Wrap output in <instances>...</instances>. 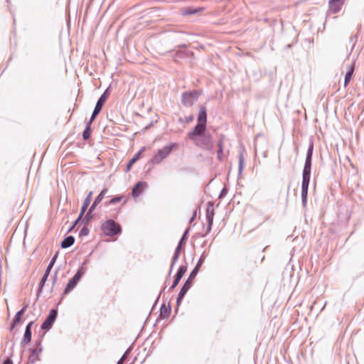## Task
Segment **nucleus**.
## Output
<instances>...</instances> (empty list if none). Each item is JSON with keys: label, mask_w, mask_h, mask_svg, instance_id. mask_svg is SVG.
I'll list each match as a JSON object with an SVG mask.
<instances>
[{"label": "nucleus", "mask_w": 364, "mask_h": 364, "mask_svg": "<svg viewBox=\"0 0 364 364\" xmlns=\"http://www.w3.org/2000/svg\"><path fill=\"white\" fill-rule=\"evenodd\" d=\"M187 136L197 146L203 149L210 151L213 149L212 135L207 131V110L205 107L201 106L200 107L197 117V124L187 134Z\"/></svg>", "instance_id": "1"}, {"label": "nucleus", "mask_w": 364, "mask_h": 364, "mask_svg": "<svg viewBox=\"0 0 364 364\" xmlns=\"http://www.w3.org/2000/svg\"><path fill=\"white\" fill-rule=\"evenodd\" d=\"M101 230L105 235L113 237L122 233L120 225L112 219H109L102 224Z\"/></svg>", "instance_id": "2"}, {"label": "nucleus", "mask_w": 364, "mask_h": 364, "mask_svg": "<svg viewBox=\"0 0 364 364\" xmlns=\"http://www.w3.org/2000/svg\"><path fill=\"white\" fill-rule=\"evenodd\" d=\"M206 255L205 252H203L201 256L200 257L199 259L198 260L195 267L193 269V270L189 274V276L188 279L186 280L184 284H183L182 287L183 289L186 288V290L188 291L191 287H192L193 284V280L198 274L200 269L201 266L203 265L205 259Z\"/></svg>", "instance_id": "3"}, {"label": "nucleus", "mask_w": 364, "mask_h": 364, "mask_svg": "<svg viewBox=\"0 0 364 364\" xmlns=\"http://www.w3.org/2000/svg\"><path fill=\"white\" fill-rule=\"evenodd\" d=\"M201 95L200 90H193L192 91L184 92L181 94V104L186 107H192L198 101Z\"/></svg>", "instance_id": "4"}, {"label": "nucleus", "mask_w": 364, "mask_h": 364, "mask_svg": "<svg viewBox=\"0 0 364 364\" xmlns=\"http://www.w3.org/2000/svg\"><path fill=\"white\" fill-rule=\"evenodd\" d=\"M107 188H103L100 193L98 194V196L95 198V200L93 201L92 204L91 205L90 208H89L88 211L84 215V218H82V223L85 225H87L93 218V211L95 209V208L97 206V205L102 200L103 198L105 197V194L107 193Z\"/></svg>", "instance_id": "5"}, {"label": "nucleus", "mask_w": 364, "mask_h": 364, "mask_svg": "<svg viewBox=\"0 0 364 364\" xmlns=\"http://www.w3.org/2000/svg\"><path fill=\"white\" fill-rule=\"evenodd\" d=\"M177 146L178 144L176 143H171L159 149L157 153L151 158V162L154 164H160L161 161L166 158L170 154L171 151Z\"/></svg>", "instance_id": "6"}, {"label": "nucleus", "mask_w": 364, "mask_h": 364, "mask_svg": "<svg viewBox=\"0 0 364 364\" xmlns=\"http://www.w3.org/2000/svg\"><path fill=\"white\" fill-rule=\"evenodd\" d=\"M58 252H56L53 255V257H52L51 260L50 261L48 265L47 266L46 269L43 277L40 279V282H39V284H38V290H37V298H39V296L42 294L43 289V287L45 286V284H46V281L48 280V276L50 274L51 269H52V268L53 267V265L55 263V261H56V259L58 258Z\"/></svg>", "instance_id": "7"}, {"label": "nucleus", "mask_w": 364, "mask_h": 364, "mask_svg": "<svg viewBox=\"0 0 364 364\" xmlns=\"http://www.w3.org/2000/svg\"><path fill=\"white\" fill-rule=\"evenodd\" d=\"M85 272V269L83 267L77 269L74 276L69 279L68 284H66L63 291V295L68 294L75 288L81 278L83 277Z\"/></svg>", "instance_id": "8"}, {"label": "nucleus", "mask_w": 364, "mask_h": 364, "mask_svg": "<svg viewBox=\"0 0 364 364\" xmlns=\"http://www.w3.org/2000/svg\"><path fill=\"white\" fill-rule=\"evenodd\" d=\"M109 87H107L105 92L101 95L99 99L97 101L95 109L91 115V120H95L96 117L101 112L106 100L109 97Z\"/></svg>", "instance_id": "9"}, {"label": "nucleus", "mask_w": 364, "mask_h": 364, "mask_svg": "<svg viewBox=\"0 0 364 364\" xmlns=\"http://www.w3.org/2000/svg\"><path fill=\"white\" fill-rule=\"evenodd\" d=\"M213 202L209 201L207 204L206 211H205V218L207 220V231L205 235H203L202 237H205L207 234H208L212 229V226L213 224V218L215 215V211L213 208Z\"/></svg>", "instance_id": "10"}, {"label": "nucleus", "mask_w": 364, "mask_h": 364, "mask_svg": "<svg viewBox=\"0 0 364 364\" xmlns=\"http://www.w3.org/2000/svg\"><path fill=\"white\" fill-rule=\"evenodd\" d=\"M58 316V309H52L49 313L48 315L46 316L44 321L42 323L41 328L43 331H49L54 322L55 321Z\"/></svg>", "instance_id": "11"}, {"label": "nucleus", "mask_w": 364, "mask_h": 364, "mask_svg": "<svg viewBox=\"0 0 364 364\" xmlns=\"http://www.w3.org/2000/svg\"><path fill=\"white\" fill-rule=\"evenodd\" d=\"M43 347L41 345V338H39L36 341V348H31V355L28 357L29 363L31 364H34L36 361L40 360V358L38 355L42 352Z\"/></svg>", "instance_id": "12"}, {"label": "nucleus", "mask_w": 364, "mask_h": 364, "mask_svg": "<svg viewBox=\"0 0 364 364\" xmlns=\"http://www.w3.org/2000/svg\"><path fill=\"white\" fill-rule=\"evenodd\" d=\"M186 271H187L186 265H181L179 267L176 274L174 276L173 283H172L171 286L170 287L168 291H171L173 290L177 287V285L180 282L181 279H182V277H183V275Z\"/></svg>", "instance_id": "13"}, {"label": "nucleus", "mask_w": 364, "mask_h": 364, "mask_svg": "<svg viewBox=\"0 0 364 364\" xmlns=\"http://www.w3.org/2000/svg\"><path fill=\"white\" fill-rule=\"evenodd\" d=\"M310 179L302 178L301 182V203L303 207H306L307 204L308 190L309 186Z\"/></svg>", "instance_id": "14"}, {"label": "nucleus", "mask_w": 364, "mask_h": 364, "mask_svg": "<svg viewBox=\"0 0 364 364\" xmlns=\"http://www.w3.org/2000/svg\"><path fill=\"white\" fill-rule=\"evenodd\" d=\"M147 187V183L145 181H138L134 186L132 191V195L134 198L139 197L141 193Z\"/></svg>", "instance_id": "15"}, {"label": "nucleus", "mask_w": 364, "mask_h": 364, "mask_svg": "<svg viewBox=\"0 0 364 364\" xmlns=\"http://www.w3.org/2000/svg\"><path fill=\"white\" fill-rule=\"evenodd\" d=\"M145 150V147L141 148V149L136 152L134 156L129 160L127 164L125 172L127 173L132 168V166L141 158L142 152Z\"/></svg>", "instance_id": "16"}, {"label": "nucleus", "mask_w": 364, "mask_h": 364, "mask_svg": "<svg viewBox=\"0 0 364 364\" xmlns=\"http://www.w3.org/2000/svg\"><path fill=\"white\" fill-rule=\"evenodd\" d=\"M345 0H330L329 9L333 13L336 14L340 11Z\"/></svg>", "instance_id": "17"}, {"label": "nucleus", "mask_w": 364, "mask_h": 364, "mask_svg": "<svg viewBox=\"0 0 364 364\" xmlns=\"http://www.w3.org/2000/svg\"><path fill=\"white\" fill-rule=\"evenodd\" d=\"M311 165L312 159H305V163L302 171V178L309 179L311 178Z\"/></svg>", "instance_id": "18"}, {"label": "nucleus", "mask_w": 364, "mask_h": 364, "mask_svg": "<svg viewBox=\"0 0 364 364\" xmlns=\"http://www.w3.org/2000/svg\"><path fill=\"white\" fill-rule=\"evenodd\" d=\"M92 194V192L90 191L88 193V195L86 196V198H85V200L83 201V204L80 209V217L84 216V215L87 209V207L89 206V205L90 203Z\"/></svg>", "instance_id": "19"}, {"label": "nucleus", "mask_w": 364, "mask_h": 364, "mask_svg": "<svg viewBox=\"0 0 364 364\" xmlns=\"http://www.w3.org/2000/svg\"><path fill=\"white\" fill-rule=\"evenodd\" d=\"M75 242V237L73 235L65 237L60 242V247L66 249L71 247Z\"/></svg>", "instance_id": "20"}, {"label": "nucleus", "mask_w": 364, "mask_h": 364, "mask_svg": "<svg viewBox=\"0 0 364 364\" xmlns=\"http://www.w3.org/2000/svg\"><path fill=\"white\" fill-rule=\"evenodd\" d=\"M354 69H355L354 64H352L349 67L348 70L346 72V73L345 75V78H344V87H346L350 82L353 75Z\"/></svg>", "instance_id": "21"}, {"label": "nucleus", "mask_w": 364, "mask_h": 364, "mask_svg": "<svg viewBox=\"0 0 364 364\" xmlns=\"http://www.w3.org/2000/svg\"><path fill=\"white\" fill-rule=\"evenodd\" d=\"M189 230H190V229L187 228L184 231V232H183L182 237H181V239H180V240H179V242H178V245H177L176 248H178L179 247L180 250H183V247L186 245V240L188 239V233H189Z\"/></svg>", "instance_id": "22"}, {"label": "nucleus", "mask_w": 364, "mask_h": 364, "mask_svg": "<svg viewBox=\"0 0 364 364\" xmlns=\"http://www.w3.org/2000/svg\"><path fill=\"white\" fill-rule=\"evenodd\" d=\"M27 305L24 306L21 309L18 311L15 314L12 321H14V323H20L22 321V317L25 313L26 309L27 308Z\"/></svg>", "instance_id": "23"}, {"label": "nucleus", "mask_w": 364, "mask_h": 364, "mask_svg": "<svg viewBox=\"0 0 364 364\" xmlns=\"http://www.w3.org/2000/svg\"><path fill=\"white\" fill-rule=\"evenodd\" d=\"M171 314V306L168 304L166 306L165 304H162L160 308V316L163 318H167L170 316Z\"/></svg>", "instance_id": "24"}, {"label": "nucleus", "mask_w": 364, "mask_h": 364, "mask_svg": "<svg viewBox=\"0 0 364 364\" xmlns=\"http://www.w3.org/2000/svg\"><path fill=\"white\" fill-rule=\"evenodd\" d=\"M181 251L182 250H180L179 247L175 249L174 254H173V258H172V262H171L170 270H169V272H168V276L171 275L172 269L173 268V266L176 264V262L178 261V258L180 257V254H181Z\"/></svg>", "instance_id": "25"}, {"label": "nucleus", "mask_w": 364, "mask_h": 364, "mask_svg": "<svg viewBox=\"0 0 364 364\" xmlns=\"http://www.w3.org/2000/svg\"><path fill=\"white\" fill-rule=\"evenodd\" d=\"M238 159H239L238 176H240L242 175V171L244 168V165H245V158L243 156L242 152H241V151L239 153Z\"/></svg>", "instance_id": "26"}, {"label": "nucleus", "mask_w": 364, "mask_h": 364, "mask_svg": "<svg viewBox=\"0 0 364 364\" xmlns=\"http://www.w3.org/2000/svg\"><path fill=\"white\" fill-rule=\"evenodd\" d=\"M202 9H201V8L196 9V8H192V7H188V8H185L182 11V14L183 16H189V15L195 14Z\"/></svg>", "instance_id": "27"}, {"label": "nucleus", "mask_w": 364, "mask_h": 364, "mask_svg": "<svg viewBox=\"0 0 364 364\" xmlns=\"http://www.w3.org/2000/svg\"><path fill=\"white\" fill-rule=\"evenodd\" d=\"M188 292L187 290H186V288L183 289L181 288V290L178 294V296L176 298V306L177 308L180 306V304L182 302V300L183 299L184 296H186V293Z\"/></svg>", "instance_id": "28"}, {"label": "nucleus", "mask_w": 364, "mask_h": 364, "mask_svg": "<svg viewBox=\"0 0 364 364\" xmlns=\"http://www.w3.org/2000/svg\"><path fill=\"white\" fill-rule=\"evenodd\" d=\"M31 337H32V331H25L23 339L21 342V345L22 346H23L26 345L27 343H28L29 342H31Z\"/></svg>", "instance_id": "29"}, {"label": "nucleus", "mask_w": 364, "mask_h": 364, "mask_svg": "<svg viewBox=\"0 0 364 364\" xmlns=\"http://www.w3.org/2000/svg\"><path fill=\"white\" fill-rule=\"evenodd\" d=\"M189 53H191L189 51L178 50L173 56L174 60L176 61L178 58H184L188 57Z\"/></svg>", "instance_id": "30"}, {"label": "nucleus", "mask_w": 364, "mask_h": 364, "mask_svg": "<svg viewBox=\"0 0 364 364\" xmlns=\"http://www.w3.org/2000/svg\"><path fill=\"white\" fill-rule=\"evenodd\" d=\"M313 151H314V142L313 141H311L309 147L307 149L306 159H312L313 157Z\"/></svg>", "instance_id": "31"}, {"label": "nucleus", "mask_w": 364, "mask_h": 364, "mask_svg": "<svg viewBox=\"0 0 364 364\" xmlns=\"http://www.w3.org/2000/svg\"><path fill=\"white\" fill-rule=\"evenodd\" d=\"M122 198L123 197L122 196H116L113 197L109 202H107L106 205H114L119 203L122 200Z\"/></svg>", "instance_id": "32"}, {"label": "nucleus", "mask_w": 364, "mask_h": 364, "mask_svg": "<svg viewBox=\"0 0 364 364\" xmlns=\"http://www.w3.org/2000/svg\"><path fill=\"white\" fill-rule=\"evenodd\" d=\"M91 132H92V128H85V129L82 132V139L84 140H87L88 139H90Z\"/></svg>", "instance_id": "33"}, {"label": "nucleus", "mask_w": 364, "mask_h": 364, "mask_svg": "<svg viewBox=\"0 0 364 364\" xmlns=\"http://www.w3.org/2000/svg\"><path fill=\"white\" fill-rule=\"evenodd\" d=\"M83 218H84V216L80 217V215H79L78 217L77 218V219L73 223V225L68 230V232H72L74 230L75 227L79 223V222L80 220H81V222L82 221Z\"/></svg>", "instance_id": "34"}, {"label": "nucleus", "mask_w": 364, "mask_h": 364, "mask_svg": "<svg viewBox=\"0 0 364 364\" xmlns=\"http://www.w3.org/2000/svg\"><path fill=\"white\" fill-rule=\"evenodd\" d=\"M90 230L86 226H84L79 232L80 237H84L88 235Z\"/></svg>", "instance_id": "35"}, {"label": "nucleus", "mask_w": 364, "mask_h": 364, "mask_svg": "<svg viewBox=\"0 0 364 364\" xmlns=\"http://www.w3.org/2000/svg\"><path fill=\"white\" fill-rule=\"evenodd\" d=\"M228 188L226 187H224L221 191H220V193L219 194V199H222L228 193Z\"/></svg>", "instance_id": "36"}, {"label": "nucleus", "mask_w": 364, "mask_h": 364, "mask_svg": "<svg viewBox=\"0 0 364 364\" xmlns=\"http://www.w3.org/2000/svg\"><path fill=\"white\" fill-rule=\"evenodd\" d=\"M218 149L223 150V136H221L218 141Z\"/></svg>", "instance_id": "37"}, {"label": "nucleus", "mask_w": 364, "mask_h": 364, "mask_svg": "<svg viewBox=\"0 0 364 364\" xmlns=\"http://www.w3.org/2000/svg\"><path fill=\"white\" fill-rule=\"evenodd\" d=\"M357 38H358V34H355V36H353L350 38V42L353 43V46L357 41Z\"/></svg>", "instance_id": "38"}, {"label": "nucleus", "mask_w": 364, "mask_h": 364, "mask_svg": "<svg viewBox=\"0 0 364 364\" xmlns=\"http://www.w3.org/2000/svg\"><path fill=\"white\" fill-rule=\"evenodd\" d=\"M33 325V321H30L26 326L25 331H31L32 326Z\"/></svg>", "instance_id": "39"}, {"label": "nucleus", "mask_w": 364, "mask_h": 364, "mask_svg": "<svg viewBox=\"0 0 364 364\" xmlns=\"http://www.w3.org/2000/svg\"><path fill=\"white\" fill-rule=\"evenodd\" d=\"M57 275H58V270H56L55 272L54 275L53 276V282H52L53 287H54V285L57 282Z\"/></svg>", "instance_id": "40"}, {"label": "nucleus", "mask_w": 364, "mask_h": 364, "mask_svg": "<svg viewBox=\"0 0 364 364\" xmlns=\"http://www.w3.org/2000/svg\"><path fill=\"white\" fill-rule=\"evenodd\" d=\"M218 159L221 161L222 159H223V150H220V149H218Z\"/></svg>", "instance_id": "41"}, {"label": "nucleus", "mask_w": 364, "mask_h": 364, "mask_svg": "<svg viewBox=\"0 0 364 364\" xmlns=\"http://www.w3.org/2000/svg\"><path fill=\"white\" fill-rule=\"evenodd\" d=\"M194 119V116L193 114H191L186 117V121L187 123L191 122Z\"/></svg>", "instance_id": "42"}, {"label": "nucleus", "mask_w": 364, "mask_h": 364, "mask_svg": "<svg viewBox=\"0 0 364 364\" xmlns=\"http://www.w3.org/2000/svg\"><path fill=\"white\" fill-rule=\"evenodd\" d=\"M2 364H13V361L11 358H6Z\"/></svg>", "instance_id": "43"}, {"label": "nucleus", "mask_w": 364, "mask_h": 364, "mask_svg": "<svg viewBox=\"0 0 364 364\" xmlns=\"http://www.w3.org/2000/svg\"><path fill=\"white\" fill-rule=\"evenodd\" d=\"M93 121L94 120H91V118H90L89 121L86 122L85 128H92L91 126H92V123Z\"/></svg>", "instance_id": "44"}, {"label": "nucleus", "mask_w": 364, "mask_h": 364, "mask_svg": "<svg viewBox=\"0 0 364 364\" xmlns=\"http://www.w3.org/2000/svg\"><path fill=\"white\" fill-rule=\"evenodd\" d=\"M129 352H130L129 348V349H127V350L124 352V353L123 354V355H122V358H121L122 359V361H124V359H125V358L127 356V355L129 353Z\"/></svg>", "instance_id": "45"}, {"label": "nucleus", "mask_w": 364, "mask_h": 364, "mask_svg": "<svg viewBox=\"0 0 364 364\" xmlns=\"http://www.w3.org/2000/svg\"><path fill=\"white\" fill-rule=\"evenodd\" d=\"M17 324H18V323H14V321H11V323L10 327H9V330H10V331H13V330L15 328V327H16V326Z\"/></svg>", "instance_id": "46"}, {"label": "nucleus", "mask_w": 364, "mask_h": 364, "mask_svg": "<svg viewBox=\"0 0 364 364\" xmlns=\"http://www.w3.org/2000/svg\"><path fill=\"white\" fill-rule=\"evenodd\" d=\"M117 364H124V361H122V359L120 358L118 362L117 363Z\"/></svg>", "instance_id": "47"}, {"label": "nucleus", "mask_w": 364, "mask_h": 364, "mask_svg": "<svg viewBox=\"0 0 364 364\" xmlns=\"http://www.w3.org/2000/svg\"><path fill=\"white\" fill-rule=\"evenodd\" d=\"M196 218V213L193 214V215L191 217L190 222L191 223Z\"/></svg>", "instance_id": "48"}, {"label": "nucleus", "mask_w": 364, "mask_h": 364, "mask_svg": "<svg viewBox=\"0 0 364 364\" xmlns=\"http://www.w3.org/2000/svg\"><path fill=\"white\" fill-rule=\"evenodd\" d=\"M286 47H287V48H289L291 47V45H290V44H288V45H287V46H286Z\"/></svg>", "instance_id": "49"}, {"label": "nucleus", "mask_w": 364, "mask_h": 364, "mask_svg": "<svg viewBox=\"0 0 364 364\" xmlns=\"http://www.w3.org/2000/svg\"><path fill=\"white\" fill-rule=\"evenodd\" d=\"M53 288L54 287H53V286H52L51 288H50V292H52L53 291Z\"/></svg>", "instance_id": "50"}, {"label": "nucleus", "mask_w": 364, "mask_h": 364, "mask_svg": "<svg viewBox=\"0 0 364 364\" xmlns=\"http://www.w3.org/2000/svg\"><path fill=\"white\" fill-rule=\"evenodd\" d=\"M181 47L186 48V45L183 44V45L181 46Z\"/></svg>", "instance_id": "51"}, {"label": "nucleus", "mask_w": 364, "mask_h": 364, "mask_svg": "<svg viewBox=\"0 0 364 364\" xmlns=\"http://www.w3.org/2000/svg\"><path fill=\"white\" fill-rule=\"evenodd\" d=\"M161 294V292L159 294ZM159 296H160V295H159ZM159 299V296L157 297L156 301H158Z\"/></svg>", "instance_id": "52"}, {"label": "nucleus", "mask_w": 364, "mask_h": 364, "mask_svg": "<svg viewBox=\"0 0 364 364\" xmlns=\"http://www.w3.org/2000/svg\"><path fill=\"white\" fill-rule=\"evenodd\" d=\"M326 306V303L323 304L322 309Z\"/></svg>", "instance_id": "53"}, {"label": "nucleus", "mask_w": 364, "mask_h": 364, "mask_svg": "<svg viewBox=\"0 0 364 364\" xmlns=\"http://www.w3.org/2000/svg\"><path fill=\"white\" fill-rule=\"evenodd\" d=\"M129 364H133V363H129Z\"/></svg>", "instance_id": "54"}]
</instances>
